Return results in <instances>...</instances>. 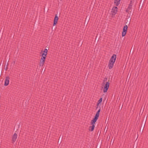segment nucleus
I'll return each instance as SVG.
<instances>
[{
    "mask_svg": "<svg viewBox=\"0 0 148 148\" xmlns=\"http://www.w3.org/2000/svg\"><path fill=\"white\" fill-rule=\"evenodd\" d=\"M116 58V54H113L110 59L108 63V67L109 69H111L113 67L114 64L115 62Z\"/></svg>",
    "mask_w": 148,
    "mask_h": 148,
    "instance_id": "obj_1",
    "label": "nucleus"
},
{
    "mask_svg": "<svg viewBox=\"0 0 148 148\" xmlns=\"http://www.w3.org/2000/svg\"><path fill=\"white\" fill-rule=\"evenodd\" d=\"M118 8L117 7H113L112 9L111 14L112 16L115 15L117 12Z\"/></svg>",
    "mask_w": 148,
    "mask_h": 148,
    "instance_id": "obj_2",
    "label": "nucleus"
},
{
    "mask_svg": "<svg viewBox=\"0 0 148 148\" xmlns=\"http://www.w3.org/2000/svg\"><path fill=\"white\" fill-rule=\"evenodd\" d=\"M110 85V83L108 82H107L105 84L103 89V92H106L108 89Z\"/></svg>",
    "mask_w": 148,
    "mask_h": 148,
    "instance_id": "obj_3",
    "label": "nucleus"
},
{
    "mask_svg": "<svg viewBox=\"0 0 148 148\" xmlns=\"http://www.w3.org/2000/svg\"><path fill=\"white\" fill-rule=\"evenodd\" d=\"M128 28V26L127 25H125L124 26L123 28V31L122 33V37L124 36L127 33V31Z\"/></svg>",
    "mask_w": 148,
    "mask_h": 148,
    "instance_id": "obj_4",
    "label": "nucleus"
},
{
    "mask_svg": "<svg viewBox=\"0 0 148 148\" xmlns=\"http://www.w3.org/2000/svg\"><path fill=\"white\" fill-rule=\"evenodd\" d=\"M9 79L10 77L9 76H7L5 77V83L4 84L5 86H6L9 84Z\"/></svg>",
    "mask_w": 148,
    "mask_h": 148,
    "instance_id": "obj_5",
    "label": "nucleus"
},
{
    "mask_svg": "<svg viewBox=\"0 0 148 148\" xmlns=\"http://www.w3.org/2000/svg\"><path fill=\"white\" fill-rule=\"evenodd\" d=\"M17 138V135L16 133H14L12 137V142L13 143L15 142Z\"/></svg>",
    "mask_w": 148,
    "mask_h": 148,
    "instance_id": "obj_6",
    "label": "nucleus"
},
{
    "mask_svg": "<svg viewBox=\"0 0 148 148\" xmlns=\"http://www.w3.org/2000/svg\"><path fill=\"white\" fill-rule=\"evenodd\" d=\"M58 16L57 15V14L55 15V17L54 18V19L53 21V26L55 25L57 23L58 21Z\"/></svg>",
    "mask_w": 148,
    "mask_h": 148,
    "instance_id": "obj_7",
    "label": "nucleus"
},
{
    "mask_svg": "<svg viewBox=\"0 0 148 148\" xmlns=\"http://www.w3.org/2000/svg\"><path fill=\"white\" fill-rule=\"evenodd\" d=\"M98 118V117L95 116L94 118L91 121V125H94Z\"/></svg>",
    "mask_w": 148,
    "mask_h": 148,
    "instance_id": "obj_8",
    "label": "nucleus"
},
{
    "mask_svg": "<svg viewBox=\"0 0 148 148\" xmlns=\"http://www.w3.org/2000/svg\"><path fill=\"white\" fill-rule=\"evenodd\" d=\"M45 61V60L41 58L40 63V66H42L44 64Z\"/></svg>",
    "mask_w": 148,
    "mask_h": 148,
    "instance_id": "obj_9",
    "label": "nucleus"
},
{
    "mask_svg": "<svg viewBox=\"0 0 148 148\" xmlns=\"http://www.w3.org/2000/svg\"><path fill=\"white\" fill-rule=\"evenodd\" d=\"M92 126H90L89 127V130L90 132H92L95 127V125H92Z\"/></svg>",
    "mask_w": 148,
    "mask_h": 148,
    "instance_id": "obj_10",
    "label": "nucleus"
},
{
    "mask_svg": "<svg viewBox=\"0 0 148 148\" xmlns=\"http://www.w3.org/2000/svg\"><path fill=\"white\" fill-rule=\"evenodd\" d=\"M132 5L129 4L126 10V12H128L129 11L132 9Z\"/></svg>",
    "mask_w": 148,
    "mask_h": 148,
    "instance_id": "obj_11",
    "label": "nucleus"
},
{
    "mask_svg": "<svg viewBox=\"0 0 148 148\" xmlns=\"http://www.w3.org/2000/svg\"><path fill=\"white\" fill-rule=\"evenodd\" d=\"M48 50L46 49H45L44 50V51H43V53L42 54V55L43 56H46L47 54Z\"/></svg>",
    "mask_w": 148,
    "mask_h": 148,
    "instance_id": "obj_12",
    "label": "nucleus"
},
{
    "mask_svg": "<svg viewBox=\"0 0 148 148\" xmlns=\"http://www.w3.org/2000/svg\"><path fill=\"white\" fill-rule=\"evenodd\" d=\"M121 0H114V3L115 5L117 6L120 4Z\"/></svg>",
    "mask_w": 148,
    "mask_h": 148,
    "instance_id": "obj_13",
    "label": "nucleus"
},
{
    "mask_svg": "<svg viewBox=\"0 0 148 148\" xmlns=\"http://www.w3.org/2000/svg\"><path fill=\"white\" fill-rule=\"evenodd\" d=\"M100 111H101V109H100V108L98 110V111H97V112L96 114H95V116L98 118L99 116V113L100 112Z\"/></svg>",
    "mask_w": 148,
    "mask_h": 148,
    "instance_id": "obj_14",
    "label": "nucleus"
},
{
    "mask_svg": "<svg viewBox=\"0 0 148 148\" xmlns=\"http://www.w3.org/2000/svg\"><path fill=\"white\" fill-rule=\"evenodd\" d=\"M46 57L47 56H43L42 55L41 58L43 60H45V59L46 58Z\"/></svg>",
    "mask_w": 148,
    "mask_h": 148,
    "instance_id": "obj_15",
    "label": "nucleus"
},
{
    "mask_svg": "<svg viewBox=\"0 0 148 148\" xmlns=\"http://www.w3.org/2000/svg\"><path fill=\"white\" fill-rule=\"evenodd\" d=\"M102 98H101L100 99L98 100L97 102L99 103H101L102 101Z\"/></svg>",
    "mask_w": 148,
    "mask_h": 148,
    "instance_id": "obj_16",
    "label": "nucleus"
},
{
    "mask_svg": "<svg viewBox=\"0 0 148 148\" xmlns=\"http://www.w3.org/2000/svg\"><path fill=\"white\" fill-rule=\"evenodd\" d=\"M132 0H131L130 1V3L129 4L132 5Z\"/></svg>",
    "mask_w": 148,
    "mask_h": 148,
    "instance_id": "obj_17",
    "label": "nucleus"
},
{
    "mask_svg": "<svg viewBox=\"0 0 148 148\" xmlns=\"http://www.w3.org/2000/svg\"><path fill=\"white\" fill-rule=\"evenodd\" d=\"M99 103H98L97 102V109L98 108V106H99Z\"/></svg>",
    "mask_w": 148,
    "mask_h": 148,
    "instance_id": "obj_18",
    "label": "nucleus"
}]
</instances>
